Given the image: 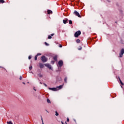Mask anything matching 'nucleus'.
Here are the masks:
<instances>
[{
    "label": "nucleus",
    "instance_id": "f257e3e1",
    "mask_svg": "<svg viewBox=\"0 0 124 124\" xmlns=\"http://www.w3.org/2000/svg\"><path fill=\"white\" fill-rule=\"evenodd\" d=\"M41 60L43 62H46L48 61V59L45 57V56H42Z\"/></svg>",
    "mask_w": 124,
    "mask_h": 124
},
{
    "label": "nucleus",
    "instance_id": "f03ea898",
    "mask_svg": "<svg viewBox=\"0 0 124 124\" xmlns=\"http://www.w3.org/2000/svg\"><path fill=\"white\" fill-rule=\"evenodd\" d=\"M124 54V48H122L121 51H120V52L119 53V57L120 58H123V56Z\"/></svg>",
    "mask_w": 124,
    "mask_h": 124
},
{
    "label": "nucleus",
    "instance_id": "7ed1b4c3",
    "mask_svg": "<svg viewBox=\"0 0 124 124\" xmlns=\"http://www.w3.org/2000/svg\"><path fill=\"white\" fill-rule=\"evenodd\" d=\"M81 34V31H78L75 33V37H78Z\"/></svg>",
    "mask_w": 124,
    "mask_h": 124
},
{
    "label": "nucleus",
    "instance_id": "20e7f679",
    "mask_svg": "<svg viewBox=\"0 0 124 124\" xmlns=\"http://www.w3.org/2000/svg\"><path fill=\"white\" fill-rule=\"evenodd\" d=\"M74 14L76 16H78L79 18H81V16L80 15V14L77 11H75L74 12Z\"/></svg>",
    "mask_w": 124,
    "mask_h": 124
},
{
    "label": "nucleus",
    "instance_id": "39448f33",
    "mask_svg": "<svg viewBox=\"0 0 124 124\" xmlns=\"http://www.w3.org/2000/svg\"><path fill=\"white\" fill-rule=\"evenodd\" d=\"M58 64L60 67H62V65L63 64V62H62V61L61 60L58 62Z\"/></svg>",
    "mask_w": 124,
    "mask_h": 124
},
{
    "label": "nucleus",
    "instance_id": "423d86ee",
    "mask_svg": "<svg viewBox=\"0 0 124 124\" xmlns=\"http://www.w3.org/2000/svg\"><path fill=\"white\" fill-rule=\"evenodd\" d=\"M45 66H46L49 69H52V66L48 63L45 64Z\"/></svg>",
    "mask_w": 124,
    "mask_h": 124
},
{
    "label": "nucleus",
    "instance_id": "0eeeda50",
    "mask_svg": "<svg viewBox=\"0 0 124 124\" xmlns=\"http://www.w3.org/2000/svg\"><path fill=\"white\" fill-rule=\"evenodd\" d=\"M48 90H50L51 91H53V92H57L58 89L57 88H48Z\"/></svg>",
    "mask_w": 124,
    "mask_h": 124
},
{
    "label": "nucleus",
    "instance_id": "6e6552de",
    "mask_svg": "<svg viewBox=\"0 0 124 124\" xmlns=\"http://www.w3.org/2000/svg\"><path fill=\"white\" fill-rule=\"evenodd\" d=\"M63 24H67V23H68V19L65 18V19L63 20Z\"/></svg>",
    "mask_w": 124,
    "mask_h": 124
},
{
    "label": "nucleus",
    "instance_id": "1a4fd4ad",
    "mask_svg": "<svg viewBox=\"0 0 124 124\" xmlns=\"http://www.w3.org/2000/svg\"><path fill=\"white\" fill-rule=\"evenodd\" d=\"M54 35H55L54 33H52L50 35H48V39H51V38H52V36H54Z\"/></svg>",
    "mask_w": 124,
    "mask_h": 124
},
{
    "label": "nucleus",
    "instance_id": "9d476101",
    "mask_svg": "<svg viewBox=\"0 0 124 124\" xmlns=\"http://www.w3.org/2000/svg\"><path fill=\"white\" fill-rule=\"evenodd\" d=\"M63 87V85H60L59 86L57 87L56 89L58 90H61V89H62V87Z\"/></svg>",
    "mask_w": 124,
    "mask_h": 124
},
{
    "label": "nucleus",
    "instance_id": "9b49d317",
    "mask_svg": "<svg viewBox=\"0 0 124 124\" xmlns=\"http://www.w3.org/2000/svg\"><path fill=\"white\" fill-rule=\"evenodd\" d=\"M53 14V12H52V11L50 10H47V14Z\"/></svg>",
    "mask_w": 124,
    "mask_h": 124
},
{
    "label": "nucleus",
    "instance_id": "f8f14e48",
    "mask_svg": "<svg viewBox=\"0 0 124 124\" xmlns=\"http://www.w3.org/2000/svg\"><path fill=\"white\" fill-rule=\"evenodd\" d=\"M40 68H43L44 67V65L41 63H39Z\"/></svg>",
    "mask_w": 124,
    "mask_h": 124
},
{
    "label": "nucleus",
    "instance_id": "ddd939ff",
    "mask_svg": "<svg viewBox=\"0 0 124 124\" xmlns=\"http://www.w3.org/2000/svg\"><path fill=\"white\" fill-rule=\"evenodd\" d=\"M119 81L121 84V85H122V86H124V83H123V82L122 81V80H121V78H119Z\"/></svg>",
    "mask_w": 124,
    "mask_h": 124
},
{
    "label": "nucleus",
    "instance_id": "4468645a",
    "mask_svg": "<svg viewBox=\"0 0 124 124\" xmlns=\"http://www.w3.org/2000/svg\"><path fill=\"white\" fill-rule=\"evenodd\" d=\"M53 60H54V61H55L56 62H57V61H58L57 56H54V57H53Z\"/></svg>",
    "mask_w": 124,
    "mask_h": 124
},
{
    "label": "nucleus",
    "instance_id": "2eb2a0df",
    "mask_svg": "<svg viewBox=\"0 0 124 124\" xmlns=\"http://www.w3.org/2000/svg\"><path fill=\"white\" fill-rule=\"evenodd\" d=\"M80 42H81V41L80 40V39H78L76 40V43H80Z\"/></svg>",
    "mask_w": 124,
    "mask_h": 124
},
{
    "label": "nucleus",
    "instance_id": "dca6fc26",
    "mask_svg": "<svg viewBox=\"0 0 124 124\" xmlns=\"http://www.w3.org/2000/svg\"><path fill=\"white\" fill-rule=\"evenodd\" d=\"M5 1L4 0H0V3H4Z\"/></svg>",
    "mask_w": 124,
    "mask_h": 124
},
{
    "label": "nucleus",
    "instance_id": "f3484780",
    "mask_svg": "<svg viewBox=\"0 0 124 124\" xmlns=\"http://www.w3.org/2000/svg\"><path fill=\"white\" fill-rule=\"evenodd\" d=\"M64 82L65 83H67V78H64Z\"/></svg>",
    "mask_w": 124,
    "mask_h": 124
},
{
    "label": "nucleus",
    "instance_id": "a211bd4d",
    "mask_svg": "<svg viewBox=\"0 0 124 124\" xmlns=\"http://www.w3.org/2000/svg\"><path fill=\"white\" fill-rule=\"evenodd\" d=\"M7 124H13V123H12V122H11V121L7 122Z\"/></svg>",
    "mask_w": 124,
    "mask_h": 124
},
{
    "label": "nucleus",
    "instance_id": "6ab92c4d",
    "mask_svg": "<svg viewBox=\"0 0 124 124\" xmlns=\"http://www.w3.org/2000/svg\"><path fill=\"white\" fill-rule=\"evenodd\" d=\"M47 103H51V101L49 99H47Z\"/></svg>",
    "mask_w": 124,
    "mask_h": 124
},
{
    "label": "nucleus",
    "instance_id": "aec40b11",
    "mask_svg": "<svg viewBox=\"0 0 124 124\" xmlns=\"http://www.w3.org/2000/svg\"><path fill=\"white\" fill-rule=\"evenodd\" d=\"M55 115L58 116H59V113H58V111H55Z\"/></svg>",
    "mask_w": 124,
    "mask_h": 124
},
{
    "label": "nucleus",
    "instance_id": "412c9836",
    "mask_svg": "<svg viewBox=\"0 0 124 124\" xmlns=\"http://www.w3.org/2000/svg\"><path fill=\"white\" fill-rule=\"evenodd\" d=\"M69 24H70V25H72V21L69 20Z\"/></svg>",
    "mask_w": 124,
    "mask_h": 124
},
{
    "label": "nucleus",
    "instance_id": "4be33fe9",
    "mask_svg": "<svg viewBox=\"0 0 124 124\" xmlns=\"http://www.w3.org/2000/svg\"><path fill=\"white\" fill-rule=\"evenodd\" d=\"M29 69H30V70H31V69H32V66H30V67H29Z\"/></svg>",
    "mask_w": 124,
    "mask_h": 124
},
{
    "label": "nucleus",
    "instance_id": "5701e85b",
    "mask_svg": "<svg viewBox=\"0 0 124 124\" xmlns=\"http://www.w3.org/2000/svg\"><path fill=\"white\" fill-rule=\"evenodd\" d=\"M45 44L46 46H49V44L47 43V42H45Z\"/></svg>",
    "mask_w": 124,
    "mask_h": 124
},
{
    "label": "nucleus",
    "instance_id": "b1692460",
    "mask_svg": "<svg viewBox=\"0 0 124 124\" xmlns=\"http://www.w3.org/2000/svg\"><path fill=\"white\" fill-rule=\"evenodd\" d=\"M51 64H54L55 63V61H52L51 62Z\"/></svg>",
    "mask_w": 124,
    "mask_h": 124
},
{
    "label": "nucleus",
    "instance_id": "393cba45",
    "mask_svg": "<svg viewBox=\"0 0 124 124\" xmlns=\"http://www.w3.org/2000/svg\"><path fill=\"white\" fill-rule=\"evenodd\" d=\"M35 61H37V56H35L34 58Z\"/></svg>",
    "mask_w": 124,
    "mask_h": 124
},
{
    "label": "nucleus",
    "instance_id": "a878e982",
    "mask_svg": "<svg viewBox=\"0 0 124 124\" xmlns=\"http://www.w3.org/2000/svg\"><path fill=\"white\" fill-rule=\"evenodd\" d=\"M81 49H82V46H79V47L78 48V50H80Z\"/></svg>",
    "mask_w": 124,
    "mask_h": 124
},
{
    "label": "nucleus",
    "instance_id": "bb28decb",
    "mask_svg": "<svg viewBox=\"0 0 124 124\" xmlns=\"http://www.w3.org/2000/svg\"><path fill=\"white\" fill-rule=\"evenodd\" d=\"M36 56H37V57H38V56H41V53H38Z\"/></svg>",
    "mask_w": 124,
    "mask_h": 124
},
{
    "label": "nucleus",
    "instance_id": "cd10ccee",
    "mask_svg": "<svg viewBox=\"0 0 124 124\" xmlns=\"http://www.w3.org/2000/svg\"><path fill=\"white\" fill-rule=\"evenodd\" d=\"M29 60H31V56H29L28 57Z\"/></svg>",
    "mask_w": 124,
    "mask_h": 124
},
{
    "label": "nucleus",
    "instance_id": "c85d7f7f",
    "mask_svg": "<svg viewBox=\"0 0 124 124\" xmlns=\"http://www.w3.org/2000/svg\"><path fill=\"white\" fill-rule=\"evenodd\" d=\"M59 47H60V48H62V45H59Z\"/></svg>",
    "mask_w": 124,
    "mask_h": 124
},
{
    "label": "nucleus",
    "instance_id": "c756f323",
    "mask_svg": "<svg viewBox=\"0 0 124 124\" xmlns=\"http://www.w3.org/2000/svg\"><path fill=\"white\" fill-rule=\"evenodd\" d=\"M22 78H23L22 77V76H20L19 78V80H22Z\"/></svg>",
    "mask_w": 124,
    "mask_h": 124
},
{
    "label": "nucleus",
    "instance_id": "7c9ffc66",
    "mask_svg": "<svg viewBox=\"0 0 124 124\" xmlns=\"http://www.w3.org/2000/svg\"><path fill=\"white\" fill-rule=\"evenodd\" d=\"M44 86H45V87H47V84L44 83Z\"/></svg>",
    "mask_w": 124,
    "mask_h": 124
},
{
    "label": "nucleus",
    "instance_id": "2f4dec72",
    "mask_svg": "<svg viewBox=\"0 0 124 124\" xmlns=\"http://www.w3.org/2000/svg\"><path fill=\"white\" fill-rule=\"evenodd\" d=\"M67 122H69V118L67 119Z\"/></svg>",
    "mask_w": 124,
    "mask_h": 124
},
{
    "label": "nucleus",
    "instance_id": "473e14b6",
    "mask_svg": "<svg viewBox=\"0 0 124 124\" xmlns=\"http://www.w3.org/2000/svg\"><path fill=\"white\" fill-rule=\"evenodd\" d=\"M39 76V77H42V75H40Z\"/></svg>",
    "mask_w": 124,
    "mask_h": 124
},
{
    "label": "nucleus",
    "instance_id": "72a5a7b5",
    "mask_svg": "<svg viewBox=\"0 0 124 124\" xmlns=\"http://www.w3.org/2000/svg\"><path fill=\"white\" fill-rule=\"evenodd\" d=\"M42 123H43L42 124H44V123H43V119L42 118Z\"/></svg>",
    "mask_w": 124,
    "mask_h": 124
},
{
    "label": "nucleus",
    "instance_id": "f704fd0d",
    "mask_svg": "<svg viewBox=\"0 0 124 124\" xmlns=\"http://www.w3.org/2000/svg\"><path fill=\"white\" fill-rule=\"evenodd\" d=\"M23 84H24V85H26V83L25 82H22Z\"/></svg>",
    "mask_w": 124,
    "mask_h": 124
},
{
    "label": "nucleus",
    "instance_id": "c9c22d12",
    "mask_svg": "<svg viewBox=\"0 0 124 124\" xmlns=\"http://www.w3.org/2000/svg\"><path fill=\"white\" fill-rule=\"evenodd\" d=\"M40 84H41V85H42V83L41 82H40Z\"/></svg>",
    "mask_w": 124,
    "mask_h": 124
},
{
    "label": "nucleus",
    "instance_id": "e433bc0d",
    "mask_svg": "<svg viewBox=\"0 0 124 124\" xmlns=\"http://www.w3.org/2000/svg\"><path fill=\"white\" fill-rule=\"evenodd\" d=\"M62 124H64L63 123V122H62Z\"/></svg>",
    "mask_w": 124,
    "mask_h": 124
},
{
    "label": "nucleus",
    "instance_id": "4c0bfd02",
    "mask_svg": "<svg viewBox=\"0 0 124 124\" xmlns=\"http://www.w3.org/2000/svg\"><path fill=\"white\" fill-rule=\"evenodd\" d=\"M107 1H108V2H110V1H109V0H107Z\"/></svg>",
    "mask_w": 124,
    "mask_h": 124
},
{
    "label": "nucleus",
    "instance_id": "58836bf2",
    "mask_svg": "<svg viewBox=\"0 0 124 124\" xmlns=\"http://www.w3.org/2000/svg\"><path fill=\"white\" fill-rule=\"evenodd\" d=\"M34 91H36V90H35V89H34Z\"/></svg>",
    "mask_w": 124,
    "mask_h": 124
},
{
    "label": "nucleus",
    "instance_id": "ea45409f",
    "mask_svg": "<svg viewBox=\"0 0 124 124\" xmlns=\"http://www.w3.org/2000/svg\"><path fill=\"white\" fill-rule=\"evenodd\" d=\"M122 88H123V86H121Z\"/></svg>",
    "mask_w": 124,
    "mask_h": 124
},
{
    "label": "nucleus",
    "instance_id": "a19ab883",
    "mask_svg": "<svg viewBox=\"0 0 124 124\" xmlns=\"http://www.w3.org/2000/svg\"><path fill=\"white\" fill-rule=\"evenodd\" d=\"M0 68H1V67L0 66Z\"/></svg>",
    "mask_w": 124,
    "mask_h": 124
}]
</instances>
